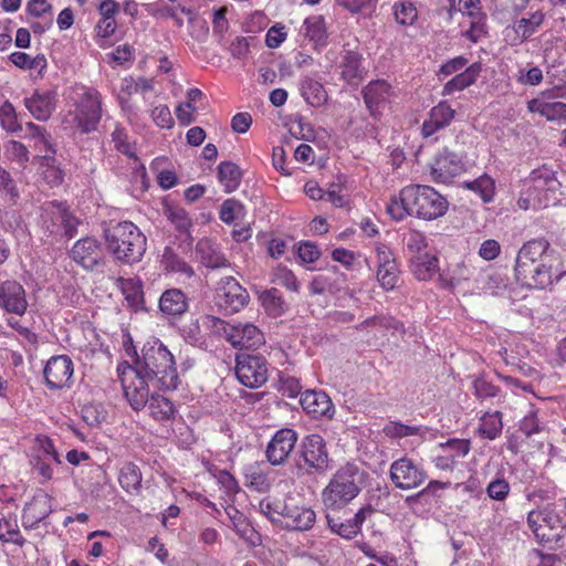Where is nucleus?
<instances>
[{"mask_svg": "<svg viewBox=\"0 0 566 566\" xmlns=\"http://www.w3.org/2000/svg\"><path fill=\"white\" fill-rule=\"evenodd\" d=\"M448 200L434 188L423 185L403 187L398 198L391 199L387 212L395 220H402L407 214L423 220H436L446 214Z\"/></svg>", "mask_w": 566, "mask_h": 566, "instance_id": "nucleus-1", "label": "nucleus"}, {"mask_svg": "<svg viewBox=\"0 0 566 566\" xmlns=\"http://www.w3.org/2000/svg\"><path fill=\"white\" fill-rule=\"evenodd\" d=\"M130 366L135 373L148 378L154 389L175 390L179 385L175 357L157 338L144 344L142 355L136 356Z\"/></svg>", "mask_w": 566, "mask_h": 566, "instance_id": "nucleus-2", "label": "nucleus"}, {"mask_svg": "<svg viewBox=\"0 0 566 566\" xmlns=\"http://www.w3.org/2000/svg\"><path fill=\"white\" fill-rule=\"evenodd\" d=\"M366 472L354 462L340 465L322 491V502L328 511H340L363 490Z\"/></svg>", "mask_w": 566, "mask_h": 566, "instance_id": "nucleus-3", "label": "nucleus"}, {"mask_svg": "<svg viewBox=\"0 0 566 566\" xmlns=\"http://www.w3.org/2000/svg\"><path fill=\"white\" fill-rule=\"evenodd\" d=\"M106 247L123 263L139 262L146 252L145 234L130 221L118 222L104 231Z\"/></svg>", "mask_w": 566, "mask_h": 566, "instance_id": "nucleus-4", "label": "nucleus"}, {"mask_svg": "<svg viewBox=\"0 0 566 566\" xmlns=\"http://www.w3.org/2000/svg\"><path fill=\"white\" fill-rule=\"evenodd\" d=\"M295 474L298 478L324 474L331 469V458L325 439L317 433L305 436L294 458Z\"/></svg>", "mask_w": 566, "mask_h": 566, "instance_id": "nucleus-5", "label": "nucleus"}, {"mask_svg": "<svg viewBox=\"0 0 566 566\" xmlns=\"http://www.w3.org/2000/svg\"><path fill=\"white\" fill-rule=\"evenodd\" d=\"M202 323L226 338L234 348L256 349L265 343L263 333L251 323H227L218 317L207 315Z\"/></svg>", "mask_w": 566, "mask_h": 566, "instance_id": "nucleus-6", "label": "nucleus"}, {"mask_svg": "<svg viewBox=\"0 0 566 566\" xmlns=\"http://www.w3.org/2000/svg\"><path fill=\"white\" fill-rule=\"evenodd\" d=\"M527 524L537 541L548 549L563 548V535L566 534V526L554 509L547 506L543 510L531 511L527 515Z\"/></svg>", "mask_w": 566, "mask_h": 566, "instance_id": "nucleus-7", "label": "nucleus"}, {"mask_svg": "<svg viewBox=\"0 0 566 566\" xmlns=\"http://www.w3.org/2000/svg\"><path fill=\"white\" fill-rule=\"evenodd\" d=\"M42 226L52 234L65 235L72 239L77 232L80 221L75 218L65 202L50 201L43 206Z\"/></svg>", "mask_w": 566, "mask_h": 566, "instance_id": "nucleus-8", "label": "nucleus"}, {"mask_svg": "<svg viewBox=\"0 0 566 566\" xmlns=\"http://www.w3.org/2000/svg\"><path fill=\"white\" fill-rule=\"evenodd\" d=\"M559 265L558 254H555L552 258H544L541 262L525 269V272H515V276L522 284L530 287L546 289L564 274Z\"/></svg>", "mask_w": 566, "mask_h": 566, "instance_id": "nucleus-9", "label": "nucleus"}, {"mask_svg": "<svg viewBox=\"0 0 566 566\" xmlns=\"http://www.w3.org/2000/svg\"><path fill=\"white\" fill-rule=\"evenodd\" d=\"M238 380L248 388H259L268 380V363L261 355L238 354L235 358Z\"/></svg>", "mask_w": 566, "mask_h": 566, "instance_id": "nucleus-10", "label": "nucleus"}, {"mask_svg": "<svg viewBox=\"0 0 566 566\" xmlns=\"http://www.w3.org/2000/svg\"><path fill=\"white\" fill-rule=\"evenodd\" d=\"M101 117V94L94 88H87L76 105L75 125L82 133L87 134L97 128Z\"/></svg>", "mask_w": 566, "mask_h": 566, "instance_id": "nucleus-11", "label": "nucleus"}, {"mask_svg": "<svg viewBox=\"0 0 566 566\" xmlns=\"http://www.w3.org/2000/svg\"><path fill=\"white\" fill-rule=\"evenodd\" d=\"M122 387L124 396L130 407L138 411L146 407L151 394L153 385L150 380L143 375L135 373V368L128 366L122 375Z\"/></svg>", "mask_w": 566, "mask_h": 566, "instance_id": "nucleus-12", "label": "nucleus"}, {"mask_svg": "<svg viewBox=\"0 0 566 566\" xmlns=\"http://www.w3.org/2000/svg\"><path fill=\"white\" fill-rule=\"evenodd\" d=\"M216 304L227 313H237L249 302L248 291L232 276H224L218 282Z\"/></svg>", "mask_w": 566, "mask_h": 566, "instance_id": "nucleus-13", "label": "nucleus"}, {"mask_svg": "<svg viewBox=\"0 0 566 566\" xmlns=\"http://www.w3.org/2000/svg\"><path fill=\"white\" fill-rule=\"evenodd\" d=\"M22 137L28 139L31 143V147L39 153L34 157V160L38 161L36 164L52 165L54 163L57 151L56 145L45 127L28 122Z\"/></svg>", "mask_w": 566, "mask_h": 566, "instance_id": "nucleus-14", "label": "nucleus"}, {"mask_svg": "<svg viewBox=\"0 0 566 566\" xmlns=\"http://www.w3.org/2000/svg\"><path fill=\"white\" fill-rule=\"evenodd\" d=\"M527 188L538 198V203L545 207L551 201L556 200V192L560 188V181L556 177V171L552 168L543 166L534 169L527 180Z\"/></svg>", "mask_w": 566, "mask_h": 566, "instance_id": "nucleus-15", "label": "nucleus"}, {"mask_svg": "<svg viewBox=\"0 0 566 566\" xmlns=\"http://www.w3.org/2000/svg\"><path fill=\"white\" fill-rule=\"evenodd\" d=\"M389 474L395 486L400 490L416 489L427 479L424 470L407 457L394 461Z\"/></svg>", "mask_w": 566, "mask_h": 566, "instance_id": "nucleus-16", "label": "nucleus"}, {"mask_svg": "<svg viewBox=\"0 0 566 566\" xmlns=\"http://www.w3.org/2000/svg\"><path fill=\"white\" fill-rule=\"evenodd\" d=\"M376 253V277L385 291L394 290L400 277V270L392 251L384 243H377Z\"/></svg>", "mask_w": 566, "mask_h": 566, "instance_id": "nucleus-17", "label": "nucleus"}, {"mask_svg": "<svg viewBox=\"0 0 566 566\" xmlns=\"http://www.w3.org/2000/svg\"><path fill=\"white\" fill-rule=\"evenodd\" d=\"M298 434L294 429L282 428L277 430L266 446L265 455L272 465H282L295 449Z\"/></svg>", "mask_w": 566, "mask_h": 566, "instance_id": "nucleus-18", "label": "nucleus"}, {"mask_svg": "<svg viewBox=\"0 0 566 566\" xmlns=\"http://www.w3.org/2000/svg\"><path fill=\"white\" fill-rule=\"evenodd\" d=\"M465 170V165L461 156L443 149L433 159L430 167V174L436 182L449 184L457 176H460Z\"/></svg>", "mask_w": 566, "mask_h": 566, "instance_id": "nucleus-19", "label": "nucleus"}, {"mask_svg": "<svg viewBox=\"0 0 566 566\" xmlns=\"http://www.w3.org/2000/svg\"><path fill=\"white\" fill-rule=\"evenodd\" d=\"M70 256L78 265L90 271L96 270L105 263L103 248L101 243L92 237L76 241L70 251Z\"/></svg>", "mask_w": 566, "mask_h": 566, "instance_id": "nucleus-20", "label": "nucleus"}, {"mask_svg": "<svg viewBox=\"0 0 566 566\" xmlns=\"http://www.w3.org/2000/svg\"><path fill=\"white\" fill-rule=\"evenodd\" d=\"M29 307L27 292L23 285L15 280H6L0 283V308L8 314L23 316Z\"/></svg>", "mask_w": 566, "mask_h": 566, "instance_id": "nucleus-21", "label": "nucleus"}, {"mask_svg": "<svg viewBox=\"0 0 566 566\" xmlns=\"http://www.w3.org/2000/svg\"><path fill=\"white\" fill-rule=\"evenodd\" d=\"M73 371V361L67 355L53 356L43 370L45 384L51 389L70 387Z\"/></svg>", "mask_w": 566, "mask_h": 566, "instance_id": "nucleus-22", "label": "nucleus"}, {"mask_svg": "<svg viewBox=\"0 0 566 566\" xmlns=\"http://www.w3.org/2000/svg\"><path fill=\"white\" fill-rule=\"evenodd\" d=\"M557 252L551 249V244L545 239H534L527 241L520 249L516 261L515 272H525V269L541 262L544 258H552Z\"/></svg>", "mask_w": 566, "mask_h": 566, "instance_id": "nucleus-23", "label": "nucleus"}, {"mask_svg": "<svg viewBox=\"0 0 566 566\" xmlns=\"http://www.w3.org/2000/svg\"><path fill=\"white\" fill-rule=\"evenodd\" d=\"M300 403L303 410L311 415L313 418L332 419L334 417V405L329 396L322 390H305L301 395Z\"/></svg>", "mask_w": 566, "mask_h": 566, "instance_id": "nucleus-24", "label": "nucleus"}, {"mask_svg": "<svg viewBox=\"0 0 566 566\" xmlns=\"http://www.w3.org/2000/svg\"><path fill=\"white\" fill-rule=\"evenodd\" d=\"M282 512L284 513L281 523L290 530L307 531L313 527L316 520V514L311 507L292 503L285 502Z\"/></svg>", "mask_w": 566, "mask_h": 566, "instance_id": "nucleus-25", "label": "nucleus"}, {"mask_svg": "<svg viewBox=\"0 0 566 566\" xmlns=\"http://www.w3.org/2000/svg\"><path fill=\"white\" fill-rule=\"evenodd\" d=\"M455 111L448 102L442 101L433 106L428 118L423 122L421 133L423 137H430L440 129L448 127L453 120Z\"/></svg>", "mask_w": 566, "mask_h": 566, "instance_id": "nucleus-26", "label": "nucleus"}, {"mask_svg": "<svg viewBox=\"0 0 566 566\" xmlns=\"http://www.w3.org/2000/svg\"><path fill=\"white\" fill-rule=\"evenodd\" d=\"M51 499L45 493L36 494L25 504L22 512V524L25 528H34L51 513Z\"/></svg>", "mask_w": 566, "mask_h": 566, "instance_id": "nucleus-27", "label": "nucleus"}, {"mask_svg": "<svg viewBox=\"0 0 566 566\" xmlns=\"http://www.w3.org/2000/svg\"><path fill=\"white\" fill-rule=\"evenodd\" d=\"M361 93L370 115L376 116L380 106L389 101L391 86L385 80H376L369 82Z\"/></svg>", "mask_w": 566, "mask_h": 566, "instance_id": "nucleus-28", "label": "nucleus"}, {"mask_svg": "<svg viewBox=\"0 0 566 566\" xmlns=\"http://www.w3.org/2000/svg\"><path fill=\"white\" fill-rule=\"evenodd\" d=\"M342 78L349 85L357 86L366 76L367 71L363 66V56L356 51H346L340 63Z\"/></svg>", "mask_w": 566, "mask_h": 566, "instance_id": "nucleus-29", "label": "nucleus"}, {"mask_svg": "<svg viewBox=\"0 0 566 566\" xmlns=\"http://www.w3.org/2000/svg\"><path fill=\"white\" fill-rule=\"evenodd\" d=\"M54 99L55 94L51 91H35L30 97H25L23 103L36 120H46L55 108Z\"/></svg>", "mask_w": 566, "mask_h": 566, "instance_id": "nucleus-30", "label": "nucleus"}, {"mask_svg": "<svg viewBox=\"0 0 566 566\" xmlns=\"http://www.w3.org/2000/svg\"><path fill=\"white\" fill-rule=\"evenodd\" d=\"M188 308V297L180 289H168L159 298V310L167 316H181Z\"/></svg>", "mask_w": 566, "mask_h": 566, "instance_id": "nucleus-31", "label": "nucleus"}, {"mask_svg": "<svg viewBox=\"0 0 566 566\" xmlns=\"http://www.w3.org/2000/svg\"><path fill=\"white\" fill-rule=\"evenodd\" d=\"M482 72V64L480 62L472 63L462 73L457 74L448 81L442 91V95H451L454 92H460L473 85Z\"/></svg>", "mask_w": 566, "mask_h": 566, "instance_id": "nucleus-32", "label": "nucleus"}, {"mask_svg": "<svg viewBox=\"0 0 566 566\" xmlns=\"http://www.w3.org/2000/svg\"><path fill=\"white\" fill-rule=\"evenodd\" d=\"M542 98H533L527 102V109L531 113H537L547 120H558L566 118V103L548 102Z\"/></svg>", "mask_w": 566, "mask_h": 566, "instance_id": "nucleus-33", "label": "nucleus"}, {"mask_svg": "<svg viewBox=\"0 0 566 566\" xmlns=\"http://www.w3.org/2000/svg\"><path fill=\"white\" fill-rule=\"evenodd\" d=\"M119 287L127 302V306L134 312L144 308V292L142 283L134 279H119Z\"/></svg>", "mask_w": 566, "mask_h": 566, "instance_id": "nucleus-34", "label": "nucleus"}, {"mask_svg": "<svg viewBox=\"0 0 566 566\" xmlns=\"http://www.w3.org/2000/svg\"><path fill=\"white\" fill-rule=\"evenodd\" d=\"M478 284L485 293L497 295L506 290L507 277L500 270L489 269L480 274Z\"/></svg>", "mask_w": 566, "mask_h": 566, "instance_id": "nucleus-35", "label": "nucleus"}, {"mask_svg": "<svg viewBox=\"0 0 566 566\" xmlns=\"http://www.w3.org/2000/svg\"><path fill=\"white\" fill-rule=\"evenodd\" d=\"M300 91L307 104L313 107H319L327 102V92L322 83L305 77L300 84Z\"/></svg>", "mask_w": 566, "mask_h": 566, "instance_id": "nucleus-36", "label": "nucleus"}, {"mask_svg": "<svg viewBox=\"0 0 566 566\" xmlns=\"http://www.w3.org/2000/svg\"><path fill=\"white\" fill-rule=\"evenodd\" d=\"M241 170L232 161H221L218 166V179L223 186L224 191L230 193L235 191L241 182Z\"/></svg>", "mask_w": 566, "mask_h": 566, "instance_id": "nucleus-37", "label": "nucleus"}, {"mask_svg": "<svg viewBox=\"0 0 566 566\" xmlns=\"http://www.w3.org/2000/svg\"><path fill=\"white\" fill-rule=\"evenodd\" d=\"M410 261L411 271L420 281L430 280L438 268V259L428 253L413 255Z\"/></svg>", "mask_w": 566, "mask_h": 566, "instance_id": "nucleus-38", "label": "nucleus"}, {"mask_svg": "<svg viewBox=\"0 0 566 566\" xmlns=\"http://www.w3.org/2000/svg\"><path fill=\"white\" fill-rule=\"evenodd\" d=\"M0 126L7 133L13 135L24 134L25 126L22 125L20 115L17 113L13 104L9 101H6L0 106Z\"/></svg>", "mask_w": 566, "mask_h": 566, "instance_id": "nucleus-39", "label": "nucleus"}, {"mask_svg": "<svg viewBox=\"0 0 566 566\" xmlns=\"http://www.w3.org/2000/svg\"><path fill=\"white\" fill-rule=\"evenodd\" d=\"M0 541L2 543H11L20 547L24 545L25 539L20 533L17 516L12 514H4L1 516Z\"/></svg>", "mask_w": 566, "mask_h": 566, "instance_id": "nucleus-40", "label": "nucleus"}, {"mask_svg": "<svg viewBox=\"0 0 566 566\" xmlns=\"http://www.w3.org/2000/svg\"><path fill=\"white\" fill-rule=\"evenodd\" d=\"M304 35L316 44H325L327 40L326 23L323 15H312L303 22Z\"/></svg>", "mask_w": 566, "mask_h": 566, "instance_id": "nucleus-41", "label": "nucleus"}, {"mask_svg": "<svg viewBox=\"0 0 566 566\" xmlns=\"http://www.w3.org/2000/svg\"><path fill=\"white\" fill-rule=\"evenodd\" d=\"M161 262L167 271L179 273L188 279L195 275L192 266L181 259L170 247L165 248Z\"/></svg>", "mask_w": 566, "mask_h": 566, "instance_id": "nucleus-42", "label": "nucleus"}, {"mask_svg": "<svg viewBox=\"0 0 566 566\" xmlns=\"http://www.w3.org/2000/svg\"><path fill=\"white\" fill-rule=\"evenodd\" d=\"M118 481L125 491L137 493L142 486L140 469L132 462L125 463L119 471Z\"/></svg>", "mask_w": 566, "mask_h": 566, "instance_id": "nucleus-43", "label": "nucleus"}, {"mask_svg": "<svg viewBox=\"0 0 566 566\" xmlns=\"http://www.w3.org/2000/svg\"><path fill=\"white\" fill-rule=\"evenodd\" d=\"M150 416L156 420H167L174 417L175 408L172 402L161 396L151 394L148 400Z\"/></svg>", "mask_w": 566, "mask_h": 566, "instance_id": "nucleus-44", "label": "nucleus"}, {"mask_svg": "<svg viewBox=\"0 0 566 566\" xmlns=\"http://www.w3.org/2000/svg\"><path fill=\"white\" fill-rule=\"evenodd\" d=\"M530 0H492L493 13L501 20L515 17L524 10Z\"/></svg>", "mask_w": 566, "mask_h": 566, "instance_id": "nucleus-45", "label": "nucleus"}, {"mask_svg": "<svg viewBox=\"0 0 566 566\" xmlns=\"http://www.w3.org/2000/svg\"><path fill=\"white\" fill-rule=\"evenodd\" d=\"M468 17L471 19L470 28L463 33V36L476 43L488 34L486 15L482 11H469Z\"/></svg>", "mask_w": 566, "mask_h": 566, "instance_id": "nucleus-46", "label": "nucleus"}, {"mask_svg": "<svg viewBox=\"0 0 566 566\" xmlns=\"http://www.w3.org/2000/svg\"><path fill=\"white\" fill-rule=\"evenodd\" d=\"M464 188L478 193L484 202H491L495 195V182L489 175L464 182Z\"/></svg>", "mask_w": 566, "mask_h": 566, "instance_id": "nucleus-47", "label": "nucleus"}, {"mask_svg": "<svg viewBox=\"0 0 566 566\" xmlns=\"http://www.w3.org/2000/svg\"><path fill=\"white\" fill-rule=\"evenodd\" d=\"M502 413L500 411H495L492 413L486 412L481 418L479 424L480 433L490 440H494L495 438H497L502 432Z\"/></svg>", "mask_w": 566, "mask_h": 566, "instance_id": "nucleus-48", "label": "nucleus"}, {"mask_svg": "<svg viewBox=\"0 0 566 566\" xmlns=\"http://www.w3.org/2000/svg\"><path fill=\"white\" fill-rule=\"evenodd\" d=\"M262 305L271 316H280L285 312V302L282 294L276 289H271L262 293L260 296Z\"/></svg>", "mask_w": 566, "mask_h": 566, "instance_id": "nucleus-49", "label": "nucleus"}, {"mask_svg": "<svg viewBox=\"0 0 566 566\" xmlns=\"http://www.w3.org/2000/svg\"><path fill=\"white\" fill-rule=\"evenodd\" d=\"M544 21V14L541 11H535L530 18H523L514 24L516 34L521 38V41L528 39L536 32L538 27Z\"/></svg>", "mask_w": 566, "mask_h": 566, "instance_id": "nucleus-50", "label": "nucleus"}, {"mask_svg": "<svg viewBox=\"0 0 566 566\" xmlns=\"http://www.w3.org/2000/svg\"><path fill=\"white\" fill-rule=\"evenodd\" d=\"M396 21L401 25H412L418 18V10L410 0H402L394 4Z\"/></svg>", "mask_w": 566, "mask_h": 566, "instance_id": "nucleus-51", "label": "nucleus"}, {"mask_svg": "<svg viewBox=\"0 0 566 566\" xmlns=\"http://www.w3.org/2000/svg\"><path fill=\"white\" fill-rule=\"evenodd\" d=\"M165 214L168 220L175 226L180 232H188L192 227L191 219L187 211L178 206H169L165 209Z\"/></svg>", "mask_w": 566, "mask_h": 566, "instance_id": "nucleus-52", "label": "nucleus"}, {"mask_svg": "<svg viewBox=\"0 0 566 566\" xmlns=\"http://www.w3.org/2000/svg\"><path fill=\"white\" fill-rule=\"evenodd\" d=\"M4 155L21 167H25L30 159L27 146L18 140H10L4 145Z\"/></svg>", "mask_w": 566, "mask_h": 566, "instance_id": "nucleus-53", "label": "nucleus"}, {"mask_svg": "<svg viewBox=\"0 0 566 566\" xmlns=\"http://www.w3.org/2000/svg\"><path fill=\"white\" fill-rule=\"evenodd\" d=\"M197 250L201 254L206 266L211 269L228 266V260L223 255L214 251L210 252L211 247L209 242H199L197 244Z\"/></svg>", "mask_w": 566, "mask_h": 566, "instance_id": "nucleus-54", "label": "nucleus"}, {"mask_svg": "<svg viewBox=\"0 0 566 566\" xmlns=\"http://www.w3.org/2000/svg\"><path fill=\"white\" fill-rule=\"evenodd\" d=\"M326 521L329 530L345 539L355 538L359 534L349 520L342 522L327 513Z\"/></svg>", "mask_w": 566, "mask_h": 566, "instance_id": "nucleus-55", "label": "nucleus"}, {"mask_svg": "<svg viewBox=\"0 0 566 566\" xmlns=\"http://www.w3.org/2000/svg\"><path fill=\"white\" fill-rule=\"evenodd\" d=\"M244 207L235 199H227L220 207L219 217L227 224L243 216Z\"/></svg>", "mask_w": 566, "mask_h": 566, "instance_id": "nucleus-56", "label": "nucleus"}, {"mask_svg": "<svg viewBox=\"0 0 566 566\" xmlns=\"http://www.w3.org/2000/svg\"><path fill=\"white\" fill-rule=\"evenodd\" d=\"M273 282L292 292H298L300 290L296 276L286 266L280 265L273 271Z\"/></svg>", "mask_w": 566, "mask_h": 566, "instance_id": "nucleus-57", "label": "nucleus"}, {"mask_svg": "<svg viewBox=\"0 0 566 566\" xmlns=\"http://www.w3.org/2000/svg\"><path fill=\"white\" fill-rule=\"evenodd\" d=\"M384 433L391 439H399L410 436H417L421 432L420 427H411L401 422L390 421L384 427Z\"/></svg>", "mask_w": 566, "mask_h": 566, "instance_id": "nucleus-58", "label": "nucleus"}, {"mask_svg": "<svg viewBox=\"0 0 566 566\" xmlns=\"http://www.w3.org/2000/svg\"><path fill=\"white\" fill-rule=\"evenodd\" d=\"M510 483L503 478L493 479L486 486V494L491 500L503 502L510 494Z\"/></svg>", "mask_w": 566, "mask_h": 566, "instance_id": "nucleus-59", "label": "nucleus"}, {"mask_svg": "<svg viewBox=\"0 0 566 566\" xmlns=\"http://www.w3.org/2000/svg\"><path fill=\"white\" fill-rule=\"evenodd\" d=\"M520 430L527 437L538 433L544 430V426L538 419V410L531 407L530 411L524 416L520 422Z\"/></svg>", "mask_w": 566, "mask_h": 566, "instance_id": "nucleus-60", "label": "nucleus"}, {"mask_svg": "<svg viewBox=\"0 0 566 566\" xmlns=\"http://www.w3.org/2000/svg\"><path fill=\"white\" fill-rule=\"evenodd\" d=\"M472 387L474 389V395L479 399L494 398L499 395L500 391L499 387L489 381L484 375L478 376L473 380Z\"/></svg>", "mask_w": 566, "mask_h": 566, "instance_id": "nucleus-61", "label": "nucleus"}, {"mask_svg": "<svg viewBox=\"0 0 566 566\" xmlns=\"http://www.w3.org/2000/svg\"><path fill=\"white\" fill-rule=\"evenodd\" d=\"M403 243L408 252L419 255L420 252L427 247V238L420 231L409 230L403 237Z\"/></svg>", "mask_w": 566, "mask_h": 566, "instance_id": "nucleus-62", "label": "nucleus"}, {"mask_svg": "<svg viewBox=\"0 0 566 566\" xmlns=\"http://www.w3.org/2000/svg\"><path fill=\"white\" fill-rule=\"evenodd\" d=\"M81 413H82V419L90 427H98L106 419V413L99 405H94V403L85 405L82 408Z\"/></svg>", "mask_w": 566, "mask_h": 566, "instance_id": "nucleus-63", "label": "nucleus"}, {"mask_svg": "<svg viewBox=\"0 0 566 566\" xmlns=\"http://www.w3.org/2000/svg\"><path fill=\"white\" fill-rule=\"evenodd\" d=\"M247 486L258 492H266L271 488V480L261 470H252L247 474Z\"/></svg>", "mask_w": 566, "mask_h": 566, "instance_id": "nucleus-64", "label": "nucleus"}]
</instances>
